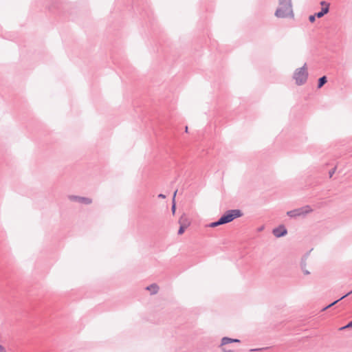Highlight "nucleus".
<instances>
[{
	"label": "nucleus",
	"instance_id": "f257e3e1",
	"mask_svg": "<svg viewBox=\"0 0 352 352\" xmlns=\"http://www.w3.org/2000/svg\"><path fill=\"white\" fill-rule=\"evenodd\" d=\"M274 16L278 19L294 18L293 5L292 0H278V6Z\"/></svg>",
	"mask_w": 352,
	"mask_h": 352
},
{
	"label": "nucleus",
	"instance_id": "f03ea898",
	"mask_svg": "<svg viewBox=\"0 0 352 352\" xmlns=\"http://www.w3.org/2000/svg\"><path fill=\"white\" fill-rule=\"evenodd\" d=\"M308 78V72L307 64L305 63L302 67L297 68L293 74V78L295 80L297 85H304Z\"/></svg>",
	"mask_w": 352,
	"mask_h": 352
},
{
	"label": "nucleus",
	"instance_id": "7ed1b4c3",
	"mask_svg": "<svg viewBox=\"0 0 352 352\" xmlns=\"http://www.w3.org/2000/svg\"><path fill=\"white\" fill-rule=\"evenodd\" d=\"M243 215L242 212L238 209L228 210L219 219L223 224L228 223L233 221L234 219L241 217Z\"/></svg>",
	"mask_w": 352,
	"mask_h": 352
},
{
	"label": "nucleus",
	"instance_id": "20e7f679",
	"mask_svg": "<svg viewBox=\"0 0 352 352\" xmlns=\"http://www.w3.org/2000/svg\"><path fill=\"white\" fill-rule=\"evenodd\" d=\"M68 199L71 201L78 202L84 205H89L92 203V199L89 197H80L77 195H69Z\"/></svg>",
	"mask_w": 352,
	"mask_h": 352
},
{
	"label": "nucleus",
	"instance_id": "39448f33",
	"mask_svg": "<svg viewBox=\"0 0 352 352\" xmlns=\"http://www.w3.org/2000/svg\"><path fill=\"white\" fill-rule=\"evenodd\" d=\"M272 233L276 237L279 238L286 235L287 230L284 226H280L278 228H274Z\"/></svg>",
	"mask_w": 352,
	"mask_h": 352
},
{
	"label": "nucleus",
	"instance_id": "423d86ee",
	"mask_svg": "<svg viewBox=\"0 0 352 352\" xmlns=\"http://www.w3.org/2000/svg\"><path fill=\"white\" fill-rule=\"evenodd\" d=\"M299 217L300 216H305L306 214L311 212L313 209L309 206H305L301 208H298Z\"/></svg>",
	"mask_w": 352,
	"mask_h": 352
},
{
	"label": "nucleus",
	"instance_id": "0eeeda50",
	"mask_svg": "<svg viewBox=\"0 0 352 352\" xmlns=\"http://www.w3.org/2000/svg\"><path fill=\"white\" fill-rule=\"evenodd\" d=\"M232 342H240V340L238 339H233V338H230L228 337H223L221 339L220 347H221V349L223 348V346L228 344L229 343H232Z\"/></svg>",
	"mask_w": 352,
	"mask_h": 352
},
{
	"label": "nucleus",
	"instance_id": "6e6552de",
	"mask_svg": "<svg viewBox=\"0 0 352 352\" xmlns=\"http://www.w3.org/2000/svg\"><path fill=\"white\" fill-rule=\"evenodd\" d=\"M179 223L180 226H183V227H188L190 225V221L186 214L182 215V217L179 219Z\"/></svg>",
	"mask_w": 352,
	"mask_h": 352
},
{
	"label": "nucleus",
	"instance_id": "1a4fd4ad",
	"mask_svg": "<svg viewBox=\"0 0 352 352\" xmlns=\"http://www.w3.org/2000/svg\"><path fill=\"white\" fill-rule=\"evenodd\" d=\"M146 289L149 291L151 294H155L159 290V287L156 284L153 283L146 287Z\"/></svg>",
	"mask_w": 352,
	"mask_h": 352
},
{
	"label": "nucleus",
	"instance_id": "9d476101",
	"mask_svg": "<svg viewBox=\"0 0 352 352\" xmlns=\"http://www.w3.org/2000/svg\"><path fill=\"white\" fill-rule=\"evenodd\" d=\"M351 294H352V290H351L350 292H349V293H347L346 294H345V295H344L343 296H342L340 298H339V299H338L337 300H336V301L333 302L332 303H331V304H330V305H329L328 306H327V307H324V308L322 309V311H325V310H327V309H329V308L331 307L332 306H333L334 305H336L337 302H338L340 300H341L344 299V298H346V296H349V295H350Z\"/></svg>",
	"mask_w": 352,
	"mask_h": 352
},
{
	"label": "nucleus",
	"instance_id": "9b49d317",
	"mask_svg": "<svg viewBox=\"0 0 352 352\" xmlns=\"http://www.w3.org/2000/svg\"><path fill=\"white\" fill-rule=\"evenodd\" d=\"M329 12L328 7H322L321 10L317 13L316 15L318 18H322L324 14H327Z\"/></svg>",
	"mask_w": 352,
	"mask_h": 352
},
{
	"label": "nucleus",
	"instance_id": "f8f14e48",
	"mask_svg": "<svg viewBox=\"0 0 352 352\" xmlns=\"http://www.w3.org/2000/svg\"><path fill=\"white\" fill-rule=\"evenodd\" d=\"M287 214L289 217H292V218H295V217H299V213H298V208L292 210H290V211H288L287 212Z\"/></svg>",
	"mask_w": 352,
	"mask_h": 352
},
{
	"label": "nucleus",
	"instance_id": "ddd939ff",
	"mask_svg": "<svg viewBox=\"0 0 352 352\" xmlns=\"http://www.w3.org/2000/svg\"><path fill=\"white\" fill-rule=\"evenodd\" d=\"M327 77L325 76L321 77L318 80V87L321 88L327 82Z\"/></svg>",
	"mask_w": 352,
	"mask_h": 352
},
{
	"label": "nucleus",
	"instance_id": "4468645a",
	"mask_svg": "<svg viewBox=\"0 0 352 352\" xmlns=\"http://www.w3.org/2000/svg\"><path fill=\"white\" fill-rule=\"evenodd\" d=\"M177 192V190L175 191V192L173 194V205H172V207H171V210H172V212H173V214L175 212V209H176V206H175V197H176Z\"/></svg>",
	"mask_w": 352,
	"mask_h": 352
},
{
	"label": "nucleus",
	"instance_id": "2eb2a0df",
	"mask_svg": "<svg viewBox=\"0 0 352 352\" xmlns=\"http://www.w3.org/2000/svg\"><path fill=\"white\" fill-rule=\"evenodd\" d=\"M220 225H223V223H221V219H219L218 221L210 223L208 226L210 228H214V227L219 226Z\"/></svg>",
	"mask_w": 352,
	"mask_h": 352
},
{
	"label": "nucleus",
	"instance_id": "dca6fc26",
	"mask_svg": "<svg viewBox=\"0 0 352 352\" xmlns=\"http://www.w3.org/2000/svg\"><path fill=\"white\" fill-rule=\"evenodd\" d=\"M301 269L305 275H309L310 274V272L306 268V263L304 262H302L301 263Z\"/></svg>",
	"mask_w": 352,
	"mask_h": 352
},
{
	"label": "nucleus",
	"instance_id": "f3484780",
	"mask_svg": "<svg viewBox=\"0 0 352 352\" xmlns=\"http://www.w3.org/2000/svg\"><path fill=\"white\" fill-rule=\"evenodd\" d=\"M187 227H183V226H180L179 229L178 230V234H182Z\"/></svg>",
	"mask_w": 352,
	"mask_h": 352
},
{
	"label": "nucleus",
	"instance_id": "a211bd4d",
	"mask_svg": "<svg viewBox=\"0 0 352 352\" xmlns=\"http://www.w3.org/2000/svg\"><path fill=\"white\" fill-rule=\"evenodd\" d=\"M347 328H352V320L351 322H349L346 325L341 327L340 329L343 330V329H345Z\"/></svg>",
	"mask_w": 352,
	"mask_h": 352
},
{
	"label": "nucleus",
	"instance_id": "6ab92c4d",
	"mask_svg": "<svg viewBox=\"0 0 352 352\" xmlns=\"http://www.w3.org/2000/svg\"><path fill=\"white\" fill-rule=\"evenodd\" d=\"M316 17H317L316 14H314V15H310L309 16V21L311 22V23H314L315 21V20H316Z\"/></svg>",
	"mask_w": 352,
	"mask_h": 352
},
{
	"label": "nucleus",
	"instance_id": "aec40b11",
	"mask_svg": "<svg viewBox=\"0 0 352 352\" xmlns=\"http://www.w3.org/2000/svg\"><path fill=\"white\" fill-rule=\"evenodd\" d=\"M320 5L323 7H328V8L329 9L330 4L324 1H322L320 2Z\"/></svg>",
	"mask_w": 352,
	"mask_h": 352
},
{
	"label": "nucleus",
	"instance_id": "412c9836",
	"mask_svg": "<svg viewBox=\"0 0 352 352\" xmlns=\"http://www.w3.org/2000/svg\"><path fill=\"white\" fill-rule=\"evenodd\" d=\"M336 171V168L331 169L329 173V177H331L333 176V175L334 174Z\"/></svg>",
	"mask_w": 352,
	"mask_h": 352
},
{
	"label": "nucleus",
	"instance_id": "4be33fe9",
	"mask_svg": "<svg viewBox=\"0 0 352 352\" xmlns=\"http://www.w3.org/2000/svg\"><path fill=\"white\" fill-rule=\"evenodd\" d=\"M221 351L223 352H235V351H234L232 350H227L226 348H221Z\"/></svg>",
	"mask_w": 352,
	"mask_h": 352
},
{
	"label": "nucleus",
	"instance_id": "5701e85b",
	"mask_svg": "<svg viewBox=\"0 0 352 352\" xmlns=\"http://www.w3.org/2000/svg\"><path fill=\"white\" fill-rule=\"evenodd\" d=\"M0 352H6V349L0 344Z\"/></svg>",
	"mask_w": 352,
	"mask_h": 352
},
{
	"label": "nucleus",
	"instance_id": "b1692460",
	"mask_svg": "<svg viewBox=\"0 0 352 352\" xmlns=\"http://www.w3.org/2000/svg\"><path fill=\"white\" fill-rule=\"evenodd\" d=\"M158 197L162 198V199H164L166 197V196L164 195H163V194H160L158 195Z\"/></svg>",
	"mask_w": 352,
	"mask_h": 352
},
{
	"label": "nucleus",
	"instance_id": "393cba45",
	"mask_svg": "<svg viewBox=\"0 0 352 352\" xmlns=\"http://www.w3.org/2000/svg\"><path fill=\"white\" fill-rule=\"evenodd\" d=\"M263 227H261V228H260L258 229V230H259V231H261V230H263Z\"/></svg>",
	"mask_w": 352,
	"mask_h": 352
},
{
	"label": "nucleus",
	"instance_id": "a878e982",
	"mask_svg": "<svg viewBox=\"0 0 352 352\" xmlns=\"http://www.w3.org/2000/svg\"><path fill=\"white\" fill-rule=\"evenodd\" d=\"M187 131H188V127L186 126V132H187Z\"/></svg>",
	"mask_w": 352,
	"mask_h": 352
},
{
	"label": "nucleus",
	"instance_id": "bb28decb",
	"mask_svg": "<svg viewBox=\"0 0 352 352\" xmlns=\"http://www.w3.org/2000/svg\"><path fill=\"white\" fill-rule=\"evenodd\" d=\"M256 350L259 351L260 349H255L254 351H256Z\"/></svg>",
	"mask_w": 352,
	"mask_h": 352
}]
</instances>
